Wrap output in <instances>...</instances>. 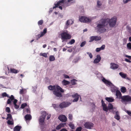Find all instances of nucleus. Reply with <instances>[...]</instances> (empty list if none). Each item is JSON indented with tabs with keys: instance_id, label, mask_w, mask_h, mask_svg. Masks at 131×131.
Returning a JSON list of instances; mask_svg holds the SVG:
<instances>
[{
	"instance_id": "f257e3e1",
	"label": "nucleus",
	"mask_w": 131,
	"mask_h": 131,
	"mask_svg": "<svg viewBox=\"0 0 131 131\" xmlns=\"http://www.w3.org/2000/svg\"><path fill=\"white\" fill-rule=\"evenodd\" d=\"M116 20L117 18L115 17H113L111 19L102 18L98 21L96 29L100 33L104 32L106 31L105 28L107 27L108 23L110 27H113L116 24Z\"/></svg>"
},
{
	"instance_id": "f03ea898",
	"label": "nucleus",
	"mask_w": 131,
	"mask_h": 131,
	"mask_svg": "<svg viewBox=\"0 0 131 131\" xmlns=\"http://www.w3.org/2000/svg\"><path fill=\"white\" fill-rule=\"evenodd\" d=\"M116 98L121 99V101L123 103L126 104L131 103V96L128 95L122 96L121 93L119 90L116 92Z\"/></svg>"
},
{
	"instance_id": "7ed1b4c3",
	"label": "nucleus",
	"mask_w": 131,
	"mask_h": 131,
	"mask_svg": "<svg viewBox=\"0 0 131 131\" xmlns=\"http://www.w3.org/2000/svg\"><path fill=\"white\" fill-rule=\"evenodd\" d=\"M48 89L50 90L53 91V94L57 97H61L62 96V94L61 92L63 93L64 92V90L59 86L58 85H54L52 86L50 85L48 87Z\"/></svg>"
},
{
	"instance_id": "20e7f679",
	"label": "nucleus",
	"mask_w": 131,
	"mask_h": 131,
	"mask_svg": "<svg viewBox=\"0 0 131 131\" xmlns=\"http://www.w3.org/2000/svg\"><path fill=\"white\" fill-rule=\"evenodd\" d=\"M101 103L103 108V110L105 112H107L108 110H112L113 108V105L111 103H109L107 107L104 101L103 100H101Z\"/></svg>"
},
{
	"instance_id": "39448f33",
	"label": "nucleus",
	"mask_w": 131,
	"mask_h": 131,
	"mask_svg": "<svg viewBox=\"0 0 131 131\" xmlns=\"http://www.w3.org/2000/svg\"><path fill=\"white\" fill-rule=\"evenodd\" d=\"M61 36L62 42L66 40L70 39L71 38V36L68 33L67 31L63 32L61 34Z\"/></svg>"
},
{
	"instance_id": "423d86ee",
	"label": "nucleus",
	"mask_w": 131,
	"mask_h": 131,
	"mask_svg": "<svg viewBox=\"0 0 131 131\" xmlns=\"http://www.w3.org/2000/svg\"><path fill=\"white\" fill-rule=\"evenodd\" d=\"M66 0H60L56 4L55 3L54 5L55 6L53 7V9L56 8L58 7L59 9H60L61 10L62 9V8L61 6H59V5H62V4H64L65 3V4L67 2H66Z\"/></svg>"
},
{
	"instance_id": "0eeeda50",
	"label": "nucleus",
	"mask_w": 131,
	"mask_h": 131,
	"mask_svg": "<svg viewBox=\"0 0 131 131\" xmlns=\"http://www.w3.org/2000/svg\"><path fill=\"white\" fill-rule=\"evenodd\" d=\"M71 103L69 102H63L60 103L59 105V107L61 108H63L68 107L70 105Z\"/></svg>"
},
{
	"instance_id": "6e6552de",
	"label": "nucleus",
	"mask_w": 131,
	"mask_h": 131,
	"mask_svg": "<svg viewBox=\"0 0 131 131\" xmlns=\"http://www.w3.org/2000/svg\"><path fill=\"white\" fill-rule=\"evenodd\" d=\"M42 115L40 117L39 119L40 123L41 125H42L44 122L47 113L46 112H43L42 113Z\"/></svg>"
},
{
	"instance_id": "1a4fd4ad",
	"label": "nucleus",
	"mask_w": 131,
	"mask_h": 131,
	"mask_svg": "<svg viewBox=\"0 0 131 131\" xmlns=\"http://www.w3.org/2000/svg\"><path fill=\"white\" fill-rule=\"evenodd\" d=\"M79 20L81 22L87 23L91 21V20L85 17L82 16L79 18Z\"/></svg>"
},
{
	"instance_id": "9d476101",
	"label": "nucleus",
	"mask_w": 131,
	"mask_h": 131,
	"mask_svg": "<svg viewBox=\"0 0 131 131\" xmlns=\"http://www.w3.org/2000/svg\"><path fill=\"white\" fill-rule=\"evenodd\" d=\"M93 124L92 123L87 122L84 124L85 127L87 129H91L93 126Z\"/></svg>"
},
{
	"instance_id": "9b49d317",
	"label": "nucleus",
	"mask_w": 131,
	"mask_h": 131,
	"mask_svg": "<svg viewBox=\"0 0 131 131\" xmlns=\"http://www.w3.org/2000/svg\"><path fill=\"white\" fill-rule=\"evenodd\" d=\"M58 118L60 121L62 122H65L67 120V118L66 116L63 115H60Z\"/></svg>"
},
{
	"instance_id": "f8f14e48",
	"label": "nucleus",
	"mask_w": 131,
	"mask_h": 131,
	"mask_svg": "<svg viewBox=\"0 0 131 131\" xmlns=\"http://www.w3.org/2000/svg\"><path fill=\"white\" fill-rule=\"evenodd\" d=\"M80 95L78 94L77 93H75L72 95V97L75 98L73 100V102H77L79 100V99Z\"/></svg>"
},
{
	"instance_id": "ddd939ff",
	"label": "nucleus",
	"mask_w": 131,
	"mask_h": 131,
	"mask_svg": "<svg viewBox=\"0 0 131 131\" xmlns=\"http://www.w3.org/2000/svg\"><path fill=\"white\" fill-rule=\"evenodd\" d=\"M101 59V57L100 55H97L96 56V58L94 60L93 63H97L100 62Z\"/></svg>"
},
{
	"instance_id": "4468645a",
	"label": "nucleus",
	"mask_w": 131,
	"mask_h": 131,
	"mask_svg": "<svg viewBox=\"0 0 131 131\" xmlns=\"http://www.w3.org/2000/svg\"><path fill=\"white\" fill-rule=\"evenodd\" d=\"M8 97L9 98V99H8L7 101V103L8 104H11V101L13 100H15L14 97V96L12 95L10 96H8Z\"/></svg>"
},
{
	"instance_id": "2eb2a0df",
	"label": "nucleus",
	"mask_w": 131,
	"mask_h": 131,
	"mask_svg": "<svg viewBox=\"0 0 131 131\" xmlns=\"http://www.w3.org/2000/svg\"><path fill=\"white\" fill-rule=\"evenodd\" d=\"M102 81L107 85H108L109 86H111L112 84V83H111L110 81L104 78L102 79Z\"/></svg>"
},
{
	"instance_id": "dca6fc26",
	"label": "nucleus",
	"mask_w": 131,
	"mask_h": 131,
	"mask_svg": "<svg viewBox=\"0 0 131 131\" xmlns=\"http://www.w3.org/2000/svg\"><path fill=\"white\" fill-rule=\"evenodd\" d=\"M73 21L71 19H69L67 20L66 23V29L68 27V26L71 25L73 23Z\"/></svg>"
},
{
	"instance_id": "f3484780",
	"label": "nucleus",
	"mask_w": 131,
	"mask_h": 131,
	"mask_svg": "<svg viewBox=\"0 0 131 131\" xmlns=\"http://www.w3.org/2000/svg\"><path fill=\"white\" fill-rule=\"evenodd\" d=\"M110 68L113 69H117L118 67V65L114 63H111L110 64Z\"/></svg>"
},
{
	"instance_id": "a211bd4d",
	"label": "nucleus",
	"mask_w": 131,
	"mask_h": 131,
	"mask_svg": "<svg viewBox=\"0 0 131 131\" xmlns=\"http://www.w3.org/2000/svg\"><path fill=\"white\" fill-rule=\"evenodd\" d=\"M119 74L122 78L126 79L127 80H129V78L127 77V74H126L122 72H120Z\"/></svg>"
},
{
	"instance_id": "6ab92c4d",
	"label": "nucleus",
	"mask_w": 131,
	"mask_h": 131,
	"mask_svg": "<svg viewBox=\"0 0 131 131\" xmlns=\"http://www.w3.org/2000/svg\"><path fill=\"white\" fill-rule=\"evenodd\" d=\"M10 72L13 73H17L19 72V71L14 68H11L10 69Z\"/></svg>"
},
{
	"instance_id": "aec40b11",
	"label": "nucleus",
	"mask_w": 131,
	"mask_h": 131,
	"mask_svg": "<svg viewBox=\"0 0 131 131\" xmlns=\"http://www.w3.org/2000/svg\"><path fill=\"white\" fill-rule=\"evenodd\" d=\"M66 124L65 123L64 124L61 123L57 126L56 129L57 130H59L60 129L61 127H64V125Z\"/></svg>"
},
{
	"instance_id": "412c9836",
	"label": "nucleus",
	"mask_w": 131,
	"mask_h": 131,
	"mask_svg": "<svg viewBox=\"0 0 131 131\" xmlns=\"http://www.w3.org/2000/svg\"><path fill=\"white\" fill-rule=\"evenodd\" d=\"M25 119L26 121H30L31 119V116L30 114H27L25 116Z\"/></svg>"
},
{
	"instance_id": "4be33fe9",
	"label": "nucleus",
	"mask_w": 131,
	"mask_h": 131,
	"mask_svg": "<svg viewBox=\"0 0 131 131\" xmlns=\"http://www.w3.org/2000/svg\"><path fill=\"white\" fill-rule=\"evenodd\" d=\"M114 118L118 120H119L120 117L119 115V112L117 111L115 112V115L114 116Z\"/></svg>"
},
{
	"instance_id": "5701e85b",
	"label": "nucleus",
	"mask_w": 131,
	"mask_h": 131,
	"mask_svg": "<svg viewBox=\"0 0 131 131\" xmlns=\"http://www.w3.org/2000/svg\"><path fill=\"white\" fill-rule=\"evenodd\" d=\"M17 100L16 99H15L14 101L13 102V104L14 105V106L15 108L16 109H18L19 107V106L17 105L16 104V103H17Z\"/></svg>"
},
{
	"instance_id": "b1692460",
	"label": "nucleus",
	"mask_w": 131,
	"mask_h": 131,
	"mask_svg": "<svg viewBox=\"0 0 131 131\" xmlns=\"http://www.w3.org/2000/svg\"><path fill=\"white\" fill-rule=\"evenodd\" d=\"M70 82L65 80H63L62 81V83L63 85H66L69 84Z\"/></svg>"
},
{
	"instance_id": "393cba45",
	"label": "nucleus",
	"mask_w": 131,
	"mask_h": 131,
	"mask_svg": "<svg viewBox=\"0 0 131 131\" xmlns=\"http://www.w3.org/2000/svg\"><path fill=\"white\" fill-rule=\"evenodd\" d=\"M21 127V126H17L14 128V131H20Z\"/></svg>"
},
{
	"instance_id": "a878e982",
	"label": "nucleus",
	"mask_w": 131,
	"mask_h": 131,
	"mask_svg": "<svg viewBox=\"0 0 131 131\" xmlns=\"http://www.w3.org/2000/svg\"><path fill=\"white\" fill-rule=\"evenodd\" d=\"M47 31V29L46 28H45L43 30V31L41 32L40 34V37H42L45 34H46Z\"/></svg>"
},
{
	"instance_id": "bb28decb",
	"label": "nucleus",
	"mask_w": 131,
	"mask_h": 131,
	"mask_svg": "<svg viewBox=\"0 0 131 131\" xmlns=\"http://www.w3.org/2000/svg\"><path fill=\"white\" fill-rule=\"evenodd\" d=\"M105 99L108 102H112L114 101L113 99L108 97H106Z\"/></svg>"
},
{
	"instance_id": "cd10ccee",
	"label": "nucleus",
	"mask_w": 131,
	"mask_h": 131,
	"mask_svg": "<svg viewBox=\"0 0 131 131\" xmlns=\"http://www.w3.org/2000/svg\"><path fill=\"white\" fill-rule=\"evenodd\" d=\"M118 90L117 88L115 86H113L111 88V91L112 92H116V91Z\"/></svg>"
},
{
	"instance_id": "c85d7f7f",
	"label": "nucleus",
	"mask_w": 131,
	"mask_h": 131,
	"mask_svg": "<svg viewBox=\"0 0 131 131\" xmlns=\"http://www.w3.org/2000/svg\"><path fill=\"white\" fill-rule=\"evenodd\" d=\"M6 119H9L10 120H13V118L11 114H7V117Z\"/></svg>"
},
{
	"instance_id": "c756f323",
	"label": "nucleus",
	"mask_w": 131,
	"mask_h": 131,
	"mask_svg": "<svg viewBox=\"0 0 131 131\" xmlns=\"http://www.w3.org/2000/svg\"><path fill=\"white\" fill-rule=\"evenodd\" d=\"M7 124L9 125H12L14 124V121L13 120H8L7 121Z\"/></svg>"
},
{
	"instance_id": "7c9ffc66",
	"label": "nucleus",
	"mask_w": 131,
	"mask_h": 131,
	"mask_svg": "<svg viewBox=\"0 0 131 131\" xmlns=\"http://www.w3.org/2000/svg\"><path fill=\"white\" fill-rule=\"evenodd\" d=\"M95 40L97 41L100 40L101 39V38L100 36H94Z\"/></svg>"
},
{
	"instance_id": "2f4dec72",
	"label": "nucleus",
	"mask_w": 131,
	"mask_h": 131,
	"mask_svg": "<svg viewBox=\"0 0 131 131\" xmlns=\"http://www.w3.org/2000/svg\"><path fill=\"white\" fill-rule=\"evenodd\" d=\"M121 91L122 92L124 93L126 92V89L125 87H123L121 88Z\"/></svg>"
},
{
	"instance_id": "473e14b6",
	"label": "nucleus",
	"mask_w": 131,
	"mask_h": 131,
	"mask_svg": "<svg viewBox=\"0 0 131 131\" xmlns=\"http://www.w3.org/2000/svg\"><path fill=\"white\" fill-rule=\"evenodd\" d=\"M55 60V58L53 56H50L49 57V61H54Z\"/></svg>"
},
{
	"instance_id": "72a5a7b5",
	"label": "nucleus",
	"mask_w": 131,
	"mask_h": 131,
	"mask_svg": "<svg viewBox=\"0 0 131 131\" xmlns=\"http://www.w3.org/2000/svg\"><path fill=\"white\" fill-rule=\"evenodd\" d=\"M40 56H42L45 58H47V55L46 53H40Z\"/></svg>"
},
{
	"instance_id": "f704fd0d",
	"label": "nucleus",
	"mask_w": 131,
	"mask_h": 131,
	"mask_svg": "<svg viewBox=\"0 0 131 131\" xmlns=\"http://www.w3.org/2000/svg\"><path fill=\"white\" fill-rule=\"evenodd\" d=\"M76 80L74 79L72 80H71V83L72 85H75L76 84Z\"/></svg>"
},
{
	"instance_id": "c9c22d12",
	"label": "nucleus",
	"mask_w": 131,
	"mask_h": 131,
	"mask_svg": "<svg viewBox=\"0 0 131 131\" xmlns=\"http://www.w3.org/2000/svg\"><path fill=\"white\" fill-rule=\"evenodd\" d=\"M27 104L26 103L22 104L21 105L20 108H24L25 107L27 106Z\"/></svg>"
},
{
	"instance_id": "e433bc0d",
	"label": "nucleus",
	"mask_w": 131,
	"mask_h": 131,
	"mask_svg": "<svg viewBox=\"0 0 131 131\" xmlns=\"http://www.w3.org/2000/svg\"><path fill=\"white\" fill-rule=\"evenodd\" d=\"M75 42V40L74 39H71L70 41L68 43L69 44L72 45Z\"/></svg>"
},
{
	"instance_id": "4c0bfd02",
	"label": "nucleus",
	"mask_w": 131,
	"mask_h": 131,
	"mask_svg": "<svg viewBox=\"0 0 131 131\" xmlns=\"http://www.w3.org/2000/svg\"><path fill=\"white\" fill-rule=\"evenodd\" d=\"M43 23V20H39L38 22V24L39 26L42 25Z\"/></svg>"
},
{
	"instance_id": "58836bf2",
	"label": "nucleus",
	"mask_w": 131,
	"mask_h": 131,
	"mask_svg": "<svg viewBox=\"0 0 131 131\" xmlns=\"http://www.w3.org/2000/svg\"><path fill=\"white\" fill-rule=\"evenodd\" d=\"M69 126L72 129H73L74 128V125L73 124L70 123L69 124Z\"/></svg>"
},
{
	"instance_id": "ea45409f",
	"label": "nucleus",
	"mask_w": 131,
	"mask_h": 131,
	"mask_svg": "<svg viewBox=\"0 0 131 131\" xmlns=\"http://www.w3.org/2000/svg\"><path fill=\"white\" fill-rule=\"evenodd\" d=\"M2 96L3 97H8V95L6 92H4L2 93Z\"/></svg>"
},
{
	"instance_id": "a19ab883",
	"label": "nucleus",
	"mask_w": 131,
	"mask_h": 131,
	"mask_svg": "<svg viewBox=\"0 0 131 131\" xmlns=\"http://www.w3.org/2000/svg\"><path fill=\"white\" fill-rule=\"evenodd\" d=\"M94 40H95L94 36H92L90 37V40L89 41V42H92Z\"/></svg>"
},
{
	"instance_id": "79ce46f5",
	"label": "nucleus",
	"mask_w": 131,
	"mask_h": 131,
	"mask_svg": "<svg viewBox=\"0 0 131 131\" xmlns=\"http://www.w3.org/2000/svg\"><path fill=\"white\" fill-rule=\"evenodd\" d=\"M5 111L8 113H10V110L9 107H7L6 108Z\"/></svg>"
},
{
	"instance_id": "37998d69",
	"label": "nucleus",
	"mask_w": 131,
	"mask_h": 131,
	"mask_svg": "<svg viewBox=\"0 0 131 131\" xmlns=\"http://www.w3.org/2000/svg\"><path fill=\"white\" fill-rule=\"evenodd\" d=\"M86 53L89 55L90 58L91 59L93 58V55L91 53L88 52H86Z\"/></svg>"
},
{
	"instance_id": "c03bdc74",
	"label": "nucleus",
	"mask_w": 131,
	"mask_h": 131,
	"mask_svg": "<svg viewBox=\"0 0 131 131\" xmlns=\"http://www.w3.org/2000/svg\"><path fill=\"white\" fill-rule=\"evenodd\" d=\"M127 47L129 49H131V43L130 42L128 43L127 44Z\"/></svg>"
},
{
	"instance_id": "a18cd8bd",
	"label": "nucleus",
	"mask_w": 131,
	"mask_h": 131,
	"mask_svg": "<svg viewBox=\"0 0 131 131\" xmlns=\"http://www.w3.org/2000/svg\"><path fill=\"white\" fill-rule=\"evenodd\" d=\"M86 43V42L85 41L82 42L80 46L81 47H83L85 44Z\"/></svg>"
},
{
	"instance_id": "49530a36",
	"label": "nucleus",
	"mask_w": 131,
	"mask_h": 131,
	"mask_svg": "<svg viewBox=\"0 0 131 131\" xmlns=\"http://www.w3.org/2000/svg\"><path fill=\"white\" fill-rule=\"evenodd\" d=\"M69 119L71 121L72 119V114H70L69 115Z\"/></svg>"
},
{
	"instance_id": "de8ad7c7",
	"label": "nucleus",
	"mask_w": 131,
	"mask_h": 131,
	"mask_svg": "<svg viewBox=\"0 0 131 131\" xmlns=\"http://www.w3.org/2000/svg\"><path fill=\"white\" fill-rule=\"evenodd\" d=\"M82 129V128L80 127L77 128L75 131H81Z\"/></svg>"
},
{
	"instance_id": "09e8293b",
	"label": "nucleus",
	"mask_w": 131,
	"mask_h": 131,
	"mask_svg": "<svg viewBox=\"0 0 131 131\" xmlns=\"http://www.w3.org/2000/svg\"><path fill=\"white\" fill-rule=\"evenodd\" d=\"M64 78H69V76L65 74H63V75Z\"/></svg>"
},
{
	"instance_id": "8fccbe9b",
	"label": "nucleus",
	"mask_w": 131,
	"mask_h": 131,
	"mask_svg": "<svg viewBox=\"0 0 131 131\" xmlns=\"http://www.w3.org/2000/svg\"><path fill=\"white\" fill-rule=\"evenodd\" d=\"M126 112L127 113V114L130 116H131V112L128 111V110H126Z\"/></svg>"
},
{
	"instance_id": "3c124183",
	"label": "nucleus",
	"mask_w": 131,
	"mask_h": 131,
	"mask_svg": "<svg viewBox=\"0 0 131 131\" xmlns=\"http://www.w3.org/2000/svg\"><path fill=\"white\" fill-rule=\"evenodd\" d=\"M97 5L99 7L101 5V4L99 1H97Z\"/></svg>"
},
{
	"instance_id": "603ef678",
	"label": "nucleus",
	"mask_w": 131,
	"mask_h": 131,
	"mask_svg": "<svg viewBox=\"0 0 131 131\" xmlns=\"http://www.w3.org/2000/svg\"><path fill=\"white\" fill-rule=\"evenodd\" d=\"M24 89H22L20 90V92H19L20 94H24Z\"/></svg>"
},
{
	"instance_id": "864d4df0",
	"label": "nucleus",
	"mask_w": 131,
	"mask_h": 131,
	"mask_svg": "<svg viewBox=\"0 0 131 131\" xmlns=\"http://www.w3.org/2000/svg\"><path fill=\"white\" fill-rule=\"evenodd\" d=\"M40 37V34H38L36 36V39L37 40L40 37Z\"/></svg>"
},
{
	"instance_id": "5fc2aeb1",
	"label": "nucleus",
	"mask_w": 131,
	"mask_h": 131,
	"mask_svg": "<svg viewBox=\"0 0 131 131\" xmlns=\"http://www.w3.org/2000/svg\"><path fill=\"white\" fill-rule=\"evenodd\" d=\"M101 50L100 47L97 48L96 49V51L97 52H99Z\"/></svg>"
},
{
	"instance_id": "6e6d98bb",
	"label": "nucleus",
	"mask_w": 131,
	"mask_h": 131,
	"mask_svg": "<svg viewBox=\"0 0 131 131\" xmlns=\"http://www.w3.org/2000/svg\"><path fill=\"white\" fill-rule=\"evenodd\" d=\"M125 60L127 62H128L130 63H131V61L127 58L125 59Z\"/></svg>"
},
{
	"instance_id": "4d7b16f0",
	"label": "nucleus",
	"mask_w": 131,
	"mask_h": 131,
	"mask_svg": "<svg viewBox=\"0 0 131 131\" xmlns=\"http://www.w3.org/2000/svg\"><path fill=\"white\" fill-rule=\"evenodd\" d=\"M105 47V45H102L101 47H100L101 50H103L104 49Z\"/></svg>"
},
{
	"instance_id": "13d9d810",
	"label": "nucleus",
	"mask_w": 131,
	"mask_h": 131,
	"mask_svg": "<svg viewBox=\"0 0 131 131\" xmlns=\"http://www.w3.org/2000/svg\"><path fill=\"white\" fill-rule=\"evenodd\" d=\"M131 1V0H123V2L124 3H126Z\"/></svg>"
},
{
	"instance_id": "bf43d9fd",
	"label": "nucleus",
	"mask_w": 131,
	"mask_h": 131,
	"mask_svg": "<svg viewBox=\"0 0 131 131\" xmlns=\"http://www.w3.org/2000/svg\"><path fill=\"white\" fill-rule=\"evenodd\" d=\"M52 106L54 108H57V105L56 104H52Z\"/></svg>"
},
{
	"instance_id": "052dcab7",
	"label": "nucleus",
	"mask_w": 131,
	"mask_h": 131,
	"mask_svg": "<svg viewBox=\"0 0 131 131\" xmlns=\"http://www.w3.org/2000/svg\"><path fill=\"white\" fill-rule=\"evenodd\" d=\"M125 57H126L128 58L129 59L131 60V56L126 55Z\"/></svg>"
},
{
	"instance_id": "680f3d73",
	"label": "nucleus",
	"mask_w": 131,
	"mask_h": 131,
	"mask_svg": "<svg viewBox=\"0 0 131 131\" xmlns=\"http://www.w3.org/2000/svg\"><path fill=\"white\" fill-rule=\"evenodd\" d=\"M26 111L27 113H30V111L29 109L27 108Z\"/></svg>"
},
{
	"instance_id": "e2e57ef3",
	"label": "nucleus",
	"mask_w": 131,
	"mask_h": 131,
	"mask_svg": "<svg viewBox=\"0 0 131 131\" xmlns=\"http://www.w3.org/2000/svg\"><path fill=\"white\" fill-rule=\"evenodd\" d=\"M51 117V115L50 114H49L48 115V116L47 117V119H49Z\"/></svg>"
},
{
	"instance_id": "0e129e2a",
	"label": "nucleus",
	"mask_w": 131,
	"mask_h": 131,
	"mask_svg": "<svg viewBox=\"0 0 131 131\" xmlns=\"http://www.w3.org/2000/svg\"><path fill=\"white\" fill-rule=\"evenodd\" d=\"M60 131H68V130L65 128H63L61 129Z\"/></svg>"
},
{
	"instance_id": "69168bd1",
	"label": "nucleus",
	"mask_w": 131,
	"mask_h": 131,
	"mask_svg": "<svg viewBox=\"0 0 131 131\" xmlns=\"http://www.w3.org/2000/svg\"><path fill=\"white\" fill-rule=\"evenodd\" d=\"M67 51L69 52H71L72 51V49H68V50Z\"/></svg>"
},
{
	"instance_id": "338daca9",
	"label": "nucleus",
	"mask_w": 131,
	"mask_h": 131,
	"mask_svg": "<svg viewBox=\"0 0 131 131\" xmlns=\"http://www.w3.org/2000/svg\"><path fill=\"white\" fill-rule=\"evenodd\" d=\"M47 46V45L46 44H45L43 45V47L44 48H45Z\"/></svg>"
},
{
	"instance_id": "774afa93",
	"label": "nucleus",
	"mask_w": 131,
	"mask_h": 131,
	"mask_svg": "<svg viewBox=\"0 0 131 131\" xmlns=\"http://www.w3.org/2000/svg\"><path fill=\"white\" fill-rule=\"evenodd\" d=\"M129 41L131 42V36L129 38Z\"/></svg>"
}]
</instances>
